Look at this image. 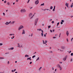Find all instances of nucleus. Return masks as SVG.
Segmentation results:
<instances>
[{
    "label": "nucleus",
    "mask_w": 73,
    "mask_h": 73,
    "mask_svg": "<svg viewBox=\"0 0 73 73\" xmlns=\"http://www.w3.org/2000/svg\"><path fill=\"white\" fill-rule=\"evenodd\" d=\"M54 23V21H53L52 22V24H53Z\"/></svg>",
    "instance_id": "c85d7f7f"
},
{
    "label": "nucleus",
    "mask_w": 73,
    "mask_h": 73,
    "mask_svg": "<svg viewBox=\"0 0 73 73\" xmlns=\"http://www.w3.org/2000/svg\"><path fill=\"white\" fill-rule=\"evenodd\" d=\"M53 8V7L52 6H50V9H52Z\"/></svg>",
    "instance_id": "412c9836"
},
{
    "label": "nucleus",
    "mask_w": 73,
    "mask_h": 73,
    "mask_svg": "<svg viewBox=\"0 0 73 73\" xmlns=\"http://www.w3.org/2000/svg\"><path fill=\"white\" fill-rule=\"evenodd\" d=\"M67 57L68 56H66L64 57L63 58V60H64V61H66V60Z\"/></svg>",
    "instance_id": "20e7f679"
},
{
    "label": "nucleus",
    "mask_w": 73,
    "mask_h": 73,
    "mask_svg": "<svg viewBox=\"0 0 73 73\" xmlns=\"http://www.w3.org/2000/svg\"><path fill=\"white\" fill-rule=\"evenodd\" d=\"M50 32H51V33L52 32V30H50Z\"/></svg>",
    "instance_id": "13d9d810"
},
{
    "label": "nucleus",
    "mask_w": 73,
    "mask_h": 73,
    "mask_svg": "<svg viewBox=\"0 0 73 73\" xmlns=\"http://www.w3.org/2000/svg\"><path fill=\"white\" fill-rule=\"evenodd\" d=\"M66 6L67 8H68V7H69V6L68 5V4L67 3H66Z\"/></svg>",
    "instance_id": "6e6552de"
},
{
    "label": "nucleus",
    "mask_w": 73,
    "mask_h": 73,
    "mask_svg": "<svg viewBox=\"0 0 73 73\" xmlns=\"http://www.w3.org/2000/svg\"><path fill=\"white\" fill-rule=\"evenodd\" d=\"M71 52H72V51H69V53H71Z\"/></svg>",
    "instance_id": "6e6d98bb"
},
{
    "label": "nucleus",
    "mask_w": 73,
    "mask_h": 73,
    "mask_svg": "<svg viewBox=\"0 0 73 73\" xmlns=\"http://www.w3.org/2000/svg\"><path fill=\"white\" fill-rule=\"evenodd\" d=\"M45 44H46V42H47V41H46V40H45Z\"/></svg>",
    "instance_id": "49530a36"
},
{
    "label": "nucleus",
    "mask_w": 73,
    "mask_h": 73,
    "mask_svg": "<svg viewBox=\"0 0 73 73\" xmlns=\"http://www.w3.org/2000/svg\"><path fill=\"white\" fill-rule=\"evenodd\" d=\"M40 5L41 6H42V5H44V3L41 4Z\"/></svg>",
    "instance_id": "6ab92c4d"
},
{
    "label": "nucleus",
    "mask_w": 73,
    "mask_h": 73,
    "mask_svg": "<svg viewBox=\"0 0 73 73\" xmlns=\"http://www.w3.org/2000/svg\"><path fill=\"white\" fill-rule=\"evenodd\" d=\"M12 72H14V71L13 70H12Z\"/></svg>",
    "instance_id": "864d4df0"
},
{
    "label": "nucleus",
    "mask_w": 73,
    "mask_h": 73,
    "mask_svg": "<svg viewBox=\"0 0 73 73\" xmlns=\"http://www.w3.org/2000/svg\"><path fill=\"white\" fill-rule=\"evenodd\" d=\"M50 53H52H52H53V52L52 51H50Z\"/></svg>",
    "instance_id": "7c9ffc66"
},
{
    "label": "nucleus",
    "mask_w": 73,
    "mask_h": 73,
    "mask_svg": "<svg viewBox=\"0 0 73 73\" xmlns=\"http://www.w3.org/2000/svg\"><path fill=\"white\" fill-rule=\"evenodd\" d=\"M61 21H62V23H64V20H62Z\"/></svg>",
    "instance_id": "e433bc0d"
},
{
    "label": "nucleus",
    "mask_w": 73,
    "mask_h": 73,
    "mask_svg": "<svg viewBox=\"0 0 73 73\" xmlns=\"http://www.w3.org/2000/svg\"><path fill=\"white\" fill-rule=\"evenodd\" d=\"M65 48V46H62L61 47V49H64Z\"/></svg>",
    "instance_id": "0eeeda50"
},
{
    "label": "nucleus",
    "mask_w": 73,
    "mask_h": 73,
    "mask_svg": "<svg viewBox=\"0 0 73 73\" xmlns=\"http://www.w3.org/2000/svg\"><path fill=\"white\" fill-rule=\"evenodd\" d=\"M42 31V30H41V29H39V31Z\"/></svg>",
    "instance_id": "79ce46f5"
},
{
    "label": "nucleus",
    "mask_w": 73,
    "mask_h": 73,
    "mask_svg": "<svg viewBox=\"0 0 73 73\" xmlns=\"http://www.w3.org/2000/svg\"><path fill=\"white\" fill-rule=\"evenodd\" d=\"M8 64H9V62L8 61V63H7Z\"/></svg>",
    "instance_id": "603ef678"
},
{
    "label": "nucleus",
    "mask_w": 73,
    "mask_h": 73,
    "mask_svg": "<svg viewBox=\"0 0 73 73\" xmlns=\"http://www.w3.org/2000/svg\"><path fill=\"white\" fill-rule=\"evenodd\" d=\"M32 16V14L31 13H30L29 14V17H31V16Z\"/></svg>",
    "instance_id": "9d476101"
},
{
    "label": "nucleus",
    "mask_w": 73,
    "mask_h": 73,
    "mask_svg": "<svg viewBox=\"0 0 73 73\" xmlns=\"http://www.w3.org/2000/svg\"><path fill=\"white\" fill-rule=\"evenodd\" d=\"M7 5H10V4H9V3L8 2L7 3Z\"/></svg>",
    "instance_id": "a211bd4d"
},
{
    "label": "nucleus",
    "mask_w": 73,
    "mask_h": 73,
    "mask_svg": "<svg viewBox=\"0 0 73 73\" xmlns=\"http://www.w3.org/2000/svg\"><path fill=\"white\" fill-rule=\"evenodd\" d=\"M73 55V53H71V55L72 56Z\"/></svg>",
    "instance_id": "473e14b6"
},
{
    "label": "nucleus",
    "mask_w": 73,
    "mask_h": 73,
    "mask_svg": "<svg viewBox=\"0 0 73 73\" xmlns=\"http://www.w3.org/2000/svg\"><path fill=\"white\" fill-rule=\"evenodd\" d=\"M59 68H60V70H61L62 69V68H61V66L59 67Z\"/></svg>",
    "instance_id": "f3484780"
},
{
    "label": "nucleus",
    "mask_w": 73,
    "mask_h": 73,
    "mask_svg": "<svg viewBox=\"0 0 73 73\" xmlns=\"http://www.w3.org/2000/svg\"><path fill=\"white\" fill-rule=\"evenodd\" d=\"M44 37H46V35H44Z\"/></svg>",
    "instance_id": "4d7b16f0"
},
{
    "label": "nucleus",
    "mask_w": 73,
    "mask_h": 73,
    "mask_svg": "<svg viewBox=\"0 0 73 73\" xmlns=\"http://www.w3.org/2000/svg\"><path fill=\"white\" fill-rule=\"evenodd\" d=\"M26 11V10H25V9H21V13H23V12H25Z\"/></svg>",
    "instance_id": "7ed1b4c3"
},
{
    "label": "nucleus",
    "mask_w": 73,
    "mask_h": 73,
    "mask_svg": "<svg viewBox=\"0 0 73 73\" xmlns=\"http://www.w3.org/2000/svg\"><path fill=\"white\" fill-rule=\"evenodd\" d=\"M42 41L43 42V44H45V42H44V40H43Z\"/></svg>",
    "instance_id": "f704fd0d"
},
{
    "label": "nucleus",
    "mask_w": 73,
    "mask_h": 73,
    "mask_svg": "<svg viewBox=\"0 0 73 73\" xmlns=\"http://www.w3.org/2000/svg\"><path fill=\"white\" fill-rule=\"evenodd\" d=\"M3 45L2 43H0V45Z\"/></svg>",
    "instance_id": "de8ad7c7"
},
{
    "label": "nucleus",
    "mask_w": 73,
    "mask_h": 73,
    "mask_svg": "<svg viewBox=\"0 0 73 73\" xmlns=\"http://www.w3.org/2000/svg\"><path fill=\"white\" fill-rule=\"evenodd\" d=\"M38 60H39V57L38 58L36 59V61H37Z\"/></svg>",
    "instance_id": "aec40b11"
},
{
    "label": "nucleus",
    "mask_w": 73,
    "mask_h": 73,
    "mask_svg": "<svg viewBox=\"0 0 73 73\" xmlns=\"http://www.w3.org/2000/svg\"><path fill=\"white\" fill-rule=\"evenodd\" d=\"M9 52H6L5 53V54H9Z\"/></svg>",
    "instance_id": "cd10ccee"
},
{
    "label": "nucleus",
    "mask_w": 73,
    "mask_h": 73,
    "mask_svg": "<svg viewBox=\"0 0 73 73\" xmlns=\"http://www.w3.org/2000/svg\"><path fill=\"white\" fill-rule=\"evenodd\" d=\"M18 1V0H16V1H17V2Z\"/></svg>",
    "instance_id": "774afa93"
},
{
    "label": "nucleus",
    "mask_w": 73,
    "mask_h": 73,
    "mask_svg": "<svg viewBox=\"0 0 73 73\" xmlns=\"http://www.w3.org/2000/svg\"><path fill=\"white\" fill-rule=\"evenodd\" d=\"M25 57H29V55H25Z\"/></svg>",
    "instance_id": "f8f14e48"
},
{
    "label": "nucleus",
    "mask_w": 73,
    "mask_h": 73,
    "mask_svg": "<svg viewBox=\"0 0 73 73\" xmlns=\"http://www.w3.org/2000/svg\"><path fill=\"white\" fill-rule=\"evenodd\" d=\"M53 38H56L54 36L53 37Z\"/></svg>",
    "instance_id": "09e8293b"
},
{
    "label": "nucleus",
    "mask_w": 73,
    "mask_h": 73,
    "mask_svg": "<svg viewBox=\"0 0 73 73\" xmlns=\"http://www.w3.org/2000/svg\"><path fill=\"white\" fill-rule=\"evenodd\" d=\"M41 35L42 36H43V33H41Z\"/></svg>",
    "instance_id": "72a5a7b5"
},
{
    "label": "nucleus",
    "mask_w": 73,
    "mask_h": 73,
    "mask_svg": "<svg viewBox=\"0 0 73 73\" xmlns=\"http://www.w3.org/2000/svg\"><path fill=\"white\" fill-rule=\"evenodd\" d=\"M60 63H61V64H62V62H60Z\"/></svg>",
    "instance_id": "680f3d73"
},
{
    "label": "nucleus",
    "mask_w": 73,
    "mask_h": 73,
    "mask_svg": "<svg viewBox=\"0 0 73 73\" xmlns=\"http://www.w3.org/2000/svg\"><path fill=\"white\" fill-rule=\"evenodd\" d=\"M66 40H67V41L68 42V39L67 38L66 39Z\"/></svg>",
    "instance_id": "5fc2aeb1"
},
{
    "label": "nucleus",
    "mask_w": 73,
    "mask_h": 73,
    "mask_svg": "<svg viewBox=\"0 0 73 73\" xmlns=\"http://www.w3.org/2000/svg\"><path fill=\"white\" fill-rule=\"evenodd\" d=\"M31 57H30L29 58H27V60H30V61H31L32 60V59H31Z\"/></svg>",
    "instance_id": "1a4fd4ad"
},
{
    "label": "nucleus",
    "mask_w": 73,
    "mask_h": 73,
    "mask_svg": "<svg viewBox=\"0 0 73 73\" xmlns=\"http://www.w3.org/2000/svg\"><path fill=\"white\" fill-rule=\"evenodd\" d=\"M54 68L52 67V70H54Z\"/></svg>",
    "instance_id": "3c124183"
},
{
    "label": "nucleus",
    "mask_w": 73,
    "mask_h": 73,
    "mask_svg": "<svg viewBox=\"0 0 73 73\" xmlns=\"http://www.w3.org/2000/svg\"><path fill=\"white\" fill-rule=\"evenodd\" d=\"M4 3H7V1H4Z\"/></svg>",
    "instance_id": "4c0bfd02"
},
{
    "label": "nucleus",
    "mask_w": 73,
    "mask_h": 73,
    "mask_svg": "<svg viewBox=\"0 0 73 73\" xmlns=\"http://www.w3.org/2000/svg\"><path fill=\"white\" fill-rule=\"evenodd\" d=\"M36 57V55H34L33 56L32 58H34V57Z\"/></svg>",
    "instance_id": "4be33fe9"
},
{
    "label": "nucleus",
    "mask_w": 73,
    "mask_h": 73,
    "mask_svg": "<svg viewBox=\"0 0 73 73\" xmlns=\"http://www.w3.org/2000/svg\"><path fill=\"white\" fill-rule=\"evenodd\" d=\"M16 69H14V71H16Z\"/></svg>",
    "instance_id": "bf43d9fd"
},
{
    "label": "nucleus",
    "mask_w": 73,
    "mask_h": 73,
    "mask_svg": "<svg viewBox=\"0 0 73 73\" xmlns=\"http://www.w3.org/2000/svg\"><path fill=\"white\" fill-rule=\"evenodd\" d=\"M14 35V34H10L9 35H10V36H12V35Z\"/></svg>",
    "instance_id": "a878e982"
},
{
    "label": "nucleus",
    "mask_w": 73,
    "mask_h": 73,
    "mask_svg": "<svg viewBox=\"0 0 73 73\" xmlns=\"http://www.w3.org/2000/svg\"><path fill=\"white\" fill-rule=\"evenodd\" d=\"M55 7H56V6H54V9H55Z\"/></svg>",
    "instance_id": "ea45409f"
},
{
    "label": "nucleus",
    "mask_w": 73,
    "mask_h": 73,
    "mask_svg": "<svg viewBox=\"0 0 73 73\" xmlns=\"http://www.w3.org/2000/svg\"><path fill=\"white\" fill-rule=\"evenodd\" d=\"M63 24V23L62 22H61V24Z\"/></svg>",
    "instance_id": "8fccbe9b"
},
{
    "label": "nucleus",
    "mask_w": 73,
    "mask_h": 73,
    "mask_svg": "<svg viewBox=\"0 0 73 73\" xmlns=\"http://www.w3.org/2000/svg\"><path fill=\"white\" fill-rule=\"evenodd\" d=\"M32 62H30V64H32Z\"/></svg>",
    "instance_id": "a18cd8bd"
},
{
    "label": "nucleus",
    "mask_w": 73,
    "mask_h": 73,
    "mask_svg": "<svg viewBox=\"0 0 73 73\" xmlns=\"http://www.w3.org/2000/svg\"><path fill=\"white\" fill-rule=\"evenodd\" d=\"M24 28V27L23 26V25H21L18 28L19 31H20V29H22V28Z\"/></svg>",
    "instance_id": "f03ea898"
},
{
    "label": "nucleus",
    "mask_w": 73,
    "mask_h": 73,
    "mask_svg": "<svg viewBox=\"0 0 73 73\" xmlns=\"http://www.w3.org/2000/svg\"><path fill=\"white\" fill-rule=\"evenodd\" d=\"M29 1H30V0H29L28 1V2H27V4H28V3H29Z\"/></svg>",
    "instance_id": "c9c22d12"
},
{
    "label": "nucleus",
    "mask_w": 73,
    "mask_h": 73,
    "mask_svg": "<svg viewBox=\"0 0 73 73\" xmlns=\"http://www.w3.org/2000/svg\"><path fill=\"white\" fill-rule=\"evenodd\" d=\"M42 33H44V31H42Z\"/></svg>",
    "instance_id": "a19ab883"
},
{
    "label": "nucleus",
    "mask_w": 73,
    "mask_h": 73,
    "mask_svg": "<svg viewBox=\"0 0 73 73\" xmlns=\"http://www.w3.org/2000/svg\"><path fill=\"white\" fill-rule=\"evenodd\" d=\"M60 24V22H58L57 23V26H58V25H59Z\"/></svg>",
    "instance_id": "393cba45"
},
{
    "label": "nucleus",
    "mask_w": 73,
    "mask_h": 73,
    "mask_svg": "<svg viewBox=\"0 0 73 73\" xmlns=\"http://www.w3.org/2000/svg\"><path fill=\"white\" fill-rule=\"evenodd\" d=\"M35 16V14H34L33 15V16H32V17L30 18V19H32V17H33V16Z\"/></svg>",
    "instance_id": "b1692460"
},
{
    "label": "nucleus",
    "mask_w": 73,
    "mask_h": 73,
    "mask_svg": "<svg viewBox=\"0 0 73 73\" xmlns=\"http://www.w3.org/2000/svg\"><path fill=\"white\" fill-rule=\"evenodd\" d=\"M54 29L52 31V32H54Z\"/></svg>",
    "instance_id": "338daca9"
},
{
    "label": "nucleus",
    "mask_w": 73,
    "mask_h": 73,
    "mask_svg": "<svg viewBox=\"0 0 73 73\" xmlns=\"http://www.w3.org/2000/svg\"><path fill=\"white\" fill-rule=\"evenodd\" d=\"M60 65H59V64H58V68H59V67H60Z\"/></svg>",
    "instance_id": "5701e85b"
},
{
    "label": "nucleus",
    "mask_w": 73,
    "mask_h": 73,
    "mask_svg": "<svg viewBox=\"0 0 73 73\" xmlns=\"http://www.w3.org/2000/svg\"><path fill=\"white\" fill-rule=\"evenodd\" d=\"M56 70H57V69H55V72H56Z\"/></svg>",
    "instance_id": "69168bd1"
},
{
    "label": "nucleus",
    "mask_w": 73,
    "mask_h": 73,
    "mask_svg": "<svg viewBox=\"0 0 73 73\" xmlns=\"http://www.w3.org/2000/svg\"><path fill=\"white\" fill-rule=\"evenodd\" d=\"M9 24V23H8V22H7L6 23H5V24H6V25H8Z\"/></svg>",
    "instance_id": "ddd939ff"
},
{
    "label": "nucleus",
    "mask_w": 73,
    "mask_h": 73,
    "mask_svg": "<svg viewBox=\"0 0 73 73\" xmlns=\"http://www.w3.org/2000/svg\"><path fill=\"white\" fill-rule=\"evenodd\" d=\"M33 33H32L31 34V36L32 37V36H33Z\"/></svg>",
    "instance_id": "2f4dec72"
},
{
    "label": "nucleus",
    "mask_w": 73,
    "mask_h": 73,
    "mask_svg": "<svg viewBox=\"0 0 73 73\" xmlns=\"http://www.w3.org/2000/svg\"><path fill=\"white\" fill-rule=\"evenodd\" d=\"M38 3H39V1L38 0L35 1L36 4H38Z\"/></svg>",
    "instance_id": "39448f33"
},
{
    "label": "nucleus",
    "mask_w": 73,
    "mask_h": 73,
    "mask_svg": "<svg viewBox=\"0 0 73 73\" xmlns=\"http://www.w3.org/2000/svg\"><path fill=\"white\" fill-rule=\"evenodd\" d=\"M13 49H14V48L13 47H12V48H11L10 49H9V50H10V49H11V50H13Z\"/></svg>",
    "instance_id": "2eb2a0df"
},
{
    "label": "nucleus",
    "mask_w": 73,
    "mask_h": 73,
    "mask_svg": "<svg viewBox=\"0 0 73 73\" xmlns=\"http://www.w3.org/2000/svg\"><path fill=\"white\" fill-rule=\"evenodd\" d=\"M25 31H24V30H23V32L22 33H23V34H25Z\"/></svg>",
    "instance_id": "9b49d317"
},
{
    "label": "nucleus",
    "mask_w": 73,
    "mask_h": 73,
    "mask_svg": "<svg viewBox=\"0 0 73 73\" xmlns=\"http://www.w3.org/2000/svg\"><path fill=\"white\" fill-rule=\"evenodd\" d=\"M38 18L36 19L35 20V25H37V22L38 21Z\"/></svg>",
    "instance_id": "f257e3e1"
},
{
    "label": "nucleus",
    "mask_w": 73,
    "mask_h": 73,
    "mask_svg": "<svg viewBox=\"0 0 73 73\" xmlns=\"http://www.w3.org/2000/svg\"><path fill=\"white\" fill-rule=\"evenodd\" d=\"M51 27V26L50 25V26H48V28H50V27Z\"/></svg>",
    "instance_id": "bb28decb"
},
{
    "label": "nucleus",
    "mask_w": 73,
    "mask_h": 73,
    "mask_svg": "<svg viewBox=\"0 0 73 73\" xmlns=\"http://www.w3.org/2000/svg\"><path fill=\"white\" fill-rule=\"evenodd\" d=\"M70 61H71V62L72 61V59H71Z\"/></svg>",
    "instance_id": "0e129e2a"
},
{
    "label": "nucleus",
    "mask_w": 73,
    "mask_h": 73,
    "mask_svg": "<svg viewBox=\"0 0 73 73\" xmlns=\"http://www.w3.org/2000/svg\"><path fill=\"white\" fill-rule=\"evenodd\" d=\"M55 10V9H53L52 10L53 11H54Z\"/></svg>",
    "instance_id": "37998d69"
},
{
    "label": "nucleus",
    "mask_w": 73,
    "mask_h": 73,
    "mask_svg": "<svg viewBox=\"0 0 73 73\" xmlns=\"http://www.w3.org/2000/svg\"><path fill=\"white\" fill-rule=\"evenodd\" d=\"M4 59V58H3V57H0V59Z\"/></svg>",
    "instance_id": "dca6fc26"
},
{
    "label": "nucleus",
    "mask_w": 73,
    "mask_h": 73,
    "mask_svg": "<svg viewBox=\"0 0 73 73\" xmlns=\"http://www.w3.org/2000/svg\"><path fill=\"white\" fill-rule=\"evenodd\" d=\"M11 23V21H10L9 23V24H10V23Z\"/></svg>",
    "instance_id": "052dcab7"
},
{
    "label": "nucleus",
    "mask_w": 73,
    "mask_h": 73,
    "mask_svg": "<svg viewBox=\"0 0 73 73\" xmlns=\"http://www.w3.org/2000/svg\"><path fill=\"white\" fill-rule=\"evenodd\" d=\"M66 35H67V36H68V35H69V32L68 31H66Z\"/></svg>",
    "instance_id": "423d86ee"
},
{
    "label": "nucleus",
    "mask_w": 73,
    "mask_h": 73,
    "mask_svg": "<svg viewBox=\"0 0 73 73\" xmlns=\"http://www.w3.org/2000/svg\"><path fill=\"white\" fill-rule=\"evenodd\" d=\"M71 18H72V17H73V16H71Z\"/></svg>",
    "instance_id": "e2e57ef3"
},
{
    "label": "nucleus",
    "mask_w": 73,
    "mask_h": 73,
    "mask_svg": "<svg viewBox=\"0 0 73 73\" xmlns=\"http://www.w3.org/2000/svg\"><path fill=\"white\" fill-rule=\"evenodd\" d=\"M3 14L4 16H5V13H3Z\"/></svg>",
    "instance_id": "c03bdc74"
},
{
    "label": "nucleus",
    "mask_w": 73,
    "mask_h": 73,
    "mask_svg": "<svg viewBox=\"0 0 73 73\" xmlns=\"http://www.w3.org/2000/svg\"><path fill=\"white\" fill-rule=\"evenodd\" d=\"M41 68H42V67H40V68H39V70L41 69Z\"/></svg>",
    "instance_id": "58836bf2"
},
{
    "label": "nucleus",
    "mask_w": 73,
    "mask_h": 73,
    "mask_svg": "<svg viewBox=\"0 0 73 73\" xmlns=\"http://www.w3.org/2000/svg\"><path fill=\"white\" fill-rule=\"evenodd\" d=\"M61 33H60V35H59V37H60V36H61Z\"/></svg>",
    "instance_id": "c756f323"
},
{
    "label": "nucleus",
    "mask_w": 73,
    "mask_h": 73,
    "mask_svg": "<svg viewBox=\"0 0 73 73\" xmlns=\"http://www.w3.org/2000/svg\"><path fill=\"white\" fill-rule=\"evenodd\" d=\"M14 23H15V21H13V22H11V24H14Z\"/></svg>",
    "instance_id": "4468645a"
}]
</instances>
